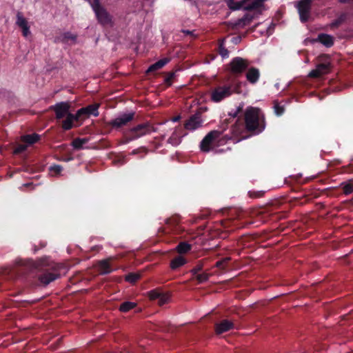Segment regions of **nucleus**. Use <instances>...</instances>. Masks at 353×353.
<instances>
[{"mask_svg":"<svg viewBox=\"0 0 353 353\" xmlns=\"http://www.w3.org/2000/svg\"><path fill=\"white\" fill-rule=\"evenodd\" d=\"M28 148V145L26 144H18L14 149V153L16 154H21L25 152Z\"/></svg>","mask_w":353,"mask_h":353,"instance_id":"a19ab883","label":"nucleus"},{"mask_svg":"<svg viewBox=\"0 0 353 353\" xmlns=\"http://www.w3.org/2000/svg\"><path fill=\"white\" fill-rule=\"evenodd\" d=\"M256 26H254L253 28H250V32H254Z\"/></svg>","mask_w":353,"mask_h":353,"instance_id":"5fc2aeb1","label":"nucleus"},{"mask_svg":"<svg viewBox=\"0 0 353 353\" xmlns=\"http://www.w3.org/2000/svg\"><path fill=\"white\" fill-rule=\"evenodd\" d=\"M135 116V112H131L130 113H124L117 118L110 121L108 125L112 128L119 129L128 125V123L132 121Z\"/></svg>","mask_w":353,"mask_h":353,"instance_id":"6e6552de","label":"nucleus"},{"mask_svg":"<svg viewBox=\"0 0 353 353\" xmlns=\"http://www.w3.org/2000/svg\"><path fill=\"white\" fill-rule=\"evenodd\" d=\"M225 2L228 7L232 11L243 8L242 7V3H241L240 1H235L234 0H225Z\"/></svg>","mask_w":353,"mask_h":353,"instance_id":"c756f323","label":"nucleus"},{"mask_svg":"<svg viewBox=\"0 0 353 353\" xmlns=\"http://www.w3.org/2000/svg\"><path fill=\"white\" fill-rule=\"evenodd\" d=\"M183 129L179 127L176 128L171 137L168 139V143L174 146L178 145L181 143V139L183 137Z\"/></svg>","mask_w":353,"mask_h":353,"instance_id":"a211bd4d","label":"nucleus"},{"mask_svg":"<svg viewBox=\"0 0 353 353\" xmlns=\"http://www.w3.org/2000/svg\"><path fill=\"white\" fill-rule=\"evenodd\" d=\"M234 323L228 320L223 319L220 323H218L215 325V332L217 334H221L225 332L230 331L233 329Z\"/></svg>","mask_w":353,"mask_h":353,"instance_id":"f3484780","label":"nucleus"},{"mask_svg":"<svg viewBox=\"0 0 353 353\" xmlns=\"http://www.w3.org/2000/svg\"><path fill=\"white\" fill-rule=\"evenodd\" d=\"M99 103H93L91 105H88L86 107L81 108L79 109L77 112V117H79L80 119H83L90 117V115H93L94 117L99 116Z\"/></svg>","mask_w":353,"mask_h":353,"instance_id":"9d476101","label":"nucleus"},{"mask_svg":"<svg viewBox=\"0 0 353 353\" xmlns=\"http://www.w3.org/2000/svg\"><path fill=\"white\" fill-rule=\"evenodd\" d=\"M148 296L150 300H157V303L159 305L165 304L170 299L169 294L159 288L148 292Z\"/></svg>","mask_w":353,"mask_h":353,"instance_id":"f8f14e48","label":"nucleus"},{"mask_svg":"<svg viewBox=\"0 0 353 353\" xmlns=\"http://www.w3.org/2000/svg\"><path fill=\"white\" fill-rule=\"evenodd\" d=\"M172 220L171 219H167V222H166V223H167L168 224H171V223H172Z\"/></svg>","mask_w":353,"mask_h":353,"instance_id":"603ef678","label":"nucleus"},{"mask_svg":"<svg viewBox=\"0 0 353 353\" xmlns=\"http://www.w3.org/2000/svg\"><path fill=\"white\" fill-rule=\"evenodd\" d=\"M179 118H180L179 117H174V118L173 119V121H178V120L179 119Z\"/></svg>","mask_w":353,"mask_h":353,"instance_id":"6e6d98bb","label":"nucleus"},{"mask_svg":"<svg viewBox=\"0 0 353 353\" xmlns=\"http://www.w3.org/2000/svg\"><path fill=\"white\" fill-rule=\"evenodd\" d=\"M27 266L30 268V271L34 270H39L43 268V265L40 262H35L32 260H29L27 261Z\"/></svg>","mask_w":353,"mask_h":353,"instance_id":"c9c22d12","label":"nucleus"},{"mask_svg":"<svg viewBox=\"0 0 353 353\" xmlns=\"http://www.w3.org/2000/svg\"><path fill=\"white\" fill-rule=\"evenodd\" d=\"M203 120L201 113L197 112L191 115L184 124V128L188 130H194L202 126Z\"/></svg>","mask_w":353,"mask_h":353,"instance_id":"9b49d317","label":"nucleus"},{"mask_svg":"<svg viewBox=\"0 0 353 353\" xmlns=\"http://www.w3.org/2000/svg\"><path fill=\"white\" fill-rule=\"evenodd\" d=\"M241 36L234 37L232 39V42L234 44H238L239 43L241 42Z\"/></svg>","mask_w":353,"mask_h":353,"instance_id":"09e8293b","label":"nucleus"},{"mask_svg":"<svg viewBox=\"0 0 353 353\" xmlns=\"http://www.w3.org/2000/svg\"><path fill=\"white\" fill-rule=\"evenodd\" d=\"M209 274L206 272H202L199 273V274H196V276H195L194 279L197 281L198 283H203L206 282L209 279Z\"/></svg>","mask_w":353,"mask_h":353,"instance_id":"e433bc0d","label":"nucleus"},{"mask_svg":"<svg viewBox=\"0 0 353 353\" xmlns=\"http://www.w3.org/2000/svg\"><path fill=\"white\" fill-rule=\"evenodd\" d=\"M265 128V117L261 110L258 108L248 107L244 113V121L239 118L235 123L232 125L230 132L234 137V142H239L242 138L245 132H250L252 134H259Z\"/></svg>","mask_w":353,"mask_h":353,"instance_id":"f257e3e1","label":"nucleus"},{"mask_svg":"<svg viewBox=\"0 0 353 353\" xmlns=\"http://www.w3.org/2000/svg\"><path fill=\"white\" fill-rule=\"evenodd\" d=\"M59 274L55 273L54 272H50L48 270L45 269L43 272L39 275V280L41 283L46 285H48L50 282L56 280L59 278Z\"/></svg>","mask_w":353,"mask_h":353,"instance_id":"2eb2a0df","label":"nucleus"},{"mask_svg":"<svg viewBox=\"0 0 353 353\" xmlns=\"http://www.w3.org/2000/svg\"><path fill=\"white\" fill-rule=\"evenodd\" d=\"M139 279H140V275L139 274L134 273V272L129 273L128 274H127L125 276V281L129 283H134Z\"/></svg>","mask_w":353,"mask_h":353,"instance_id":"58836bf2","label":"nucleus"},{"mask_svg":"<svg viewBox=\"0 0 353 353\" xmlns=\"http://www.w3.org/2000/svg\"><path fill=\"white\" fill-rule=\"evenodd\" d=\"M228 26L230 28H231L233 30H236L239 28H243L245 27V23L243 22V21H241V18L238 19L236 21H229L228 22Z\"/></svg>","mask_w":353,"mask_h":353,"instance_id":"2f4dec72","label":"nucleus"},{"mask_svg":"<svg viewBox=\"0 0 353 353\" xmlns=\"http://www.w3.org/2000/svg\"><path fill=\"white\" fill-rule=\"evenodd\" d=\"M38 250H39V248H37V246L34 245V252L36 253Z\"/></svg>","mask_w":353,"mask_h":353,"instance_id":"864d4df0","label":"nucleus"},{"mask_svg":"<svg viewBox=\"0 0 353 353\" xmlns=\"http://www.w3.org/2000/svg\"><path fill=\"white\" fill-rule=\"evenodd\" d=\"M191 248L192 245L190 244L185 241H182L177 245L176 250L178 253L181 254L188 252L191 250Z\"/></svg>","mask_w":353,"mask_h":353,"instance_id":"c85d7f7f","label":"nucleus"},{"mask_svg":"<svg viewBox=\"0 0 353 353\" xmlns=\"http://www.w3.org/2000/svg\"><path fill=\"white\" fill-rule=\"evenodd\" d=\"M223 225L225 228L230 229L233 230L234 229H239L241 228H244L245 224L241 222L239 219L234 220H225L223 221Z\"/></svg>","mask_w":353,"mask_h":353,"instance_id":"aec40b11","label":"nucleus"},{"mask_svg":"<svg viewBox=\"0 0 353 353\" xmlns=\"http://www.w3.org/2000/svg\"><path fill=\"white\" fill-rule=\"evenodd\" d=\"M230 71L235 77L241 75L248 68L249 62L240 57L233 58L230 63Z\"/></svg>","mask_w":353,"mask_h":353,"instance_id":"423d86ee","label":"nucleus"},{"mask_svg":"<svg viewBox=\"0 0 353 353\" xmlns=\"http://www.w3.org/2000/svg\"><path fill=\"white\" fill-rule=\"evenodd\" d=\"M241 87V82L234 78L230 80L228 85L215 88L212 92L211 99L214 102H220L223 99L230 96L232 92L239 93Z\"/></svg>","mask_w":353,"mask_h":353,"instance_id":"7ed1b4c3","label":"nucleus"},{"mask_svg":"<svg viewBox=\"0 0 353 353\" xmlns=\"http://www.w3.org/2000/svg\"><path fill=\"white\" fill-rule=\"evenodd\" d=\"M137 151H138V150H134L132 153V154H137Z\"/></svg>","mask_w":353,"mask_h":353,"instance_id":"4d7b16f0","label":"nucleus"},{"mask_svg":"<svg viewBox=\"0 0 353 353\" xmlns=\"http://www.w3.org/2000/svg\"><path fill=\"white\" fill-rule=\"evenodd\" d=\"M90 6L95 13L98 22L103 26H113L112 17L107 10L101 6L100 0H92Z\"/></svg>","mask_w":353,"mask_h":353,"instance_id":"20e7f679","label":"nucleus"},{"mask_svg":"<svg viewBox=\"0 0 353 353\" xmlns=\"http://www.w3.org/2000/svg\"><path fill=\"white\" fill-rule=\"evenodd\" d=\"M268 221V218L266 216H265V215H264V216H263V222H266V221Z\"/></svg>","mask_w":353,"mask_h":353,"instance_id":"3c124183","label":"nucleus"},{"mask_svg":"<svg viewBox=\"0 0 353 353\" xmlns=\"http://www.w3.org/2000/svg\"><path fill=\"white\" fill-rule=\"evenodd\" d=\"M230 260L229 258L223 259L221 260H219L216 262L215 265L219 269L224 270L226 268V263Z\"/></svg>","mask_w":353,"mask_h":353,"instance_id":"79ce46f5","label":"nucleus"},{"mask_svg":"<svg viewBox=\"0 0 353 353\" xmlns=\"http://www.w3.org/2000/svg\"><path fill=\"white\" fill-rule=\"evenodd\" d=\"M154 131V128L148 122L142 123L131 128L125 133V143H129L133 140H136L143 136L150 134Z\"/></svg>","mask_w":353,"mask_h":353,"instance_id":"39448f33","label":"nucleus"},{"mask_svg":"<svg viewBox=\"0 0 353 353\" xmlns=\"http://www.w3.org/2000/svg\"><path fill=\"white\" fill-rule=\"evenodd\" d=\"M345 19L346 16L345 14H341L337 19L331 23L330 27L332 28H336L339 27L345 21Z\"/></svg>","mask_w":353,"mask_h":353,"instance_id":"473e14b6","label":"nucleus"},{"mask_svg":"<svg viewBox=\"0 0 353 353\" xmlns=\"http://www.w3.org/2000/svg\"><path fill=\"white\" fill-rule=\"evenodd\" d=\"M225 38H222L218 41V51L219 54L223 58H227L229 57V51L225 47Z\"/></svg>","mask_w":353,"mask_h":353,"instance_id":"a878e982","label":"nucleus"},{"mask_svg":"<svg viewBox=\"0 0 353 353\" xmlns=\"http://www.w3.org/2000/svg\"><path fill=\"white\" fill-rule=\"evenodd\" d=\"M274 112L277 116H281L284 112V108L281 106L279 103H275L274 105Z\"/></svg>","mask_w":353,"mask_h":353,"instance_id":"49530a36","label":"nucleus"},{"mask_svg":"<svg viewBox=\"0 0 353 353\" xmlns=\"http://www.w3.org/2000/svg\"><path fill=\"white\" fill-rule=\"evenodd\" d=\"M41 136L37 133L26 134L21 137V141L28 145L37 143L40 140Z\"/></svg>","mask_w":353,"mask_h":353,"instance_id":"4be33fe9","label":"nucleus"},{"mask_svg":"<svg viewBox=\"0 0 353 353\" xmlns=\"http://www.w3.org/2000/svg\"><path fill=\"white\" fill-rule=\"evenodd\" d=\"M70 105L68 102H59L50 107V110L54 112L57 120L63 119L70 113Z\"/></svg>","mask_w":353,"mask_h":353,"instance_id":"1a4fd4ad","label":"nucleus"},{"mask_svg":"<svg viewBox=\"0 0 353 353\" xmlns=\"http://www.w3.org/2000/svg\"><path fill=\"white\" fill-rule=\"evenodd\" d=\"M249 0H241L240 1V3H242V7L244 8V5Z\"/></svg>","mask_w":353,"mask_h":353,"instance_id":"8fccbe9b","label":"nucleus"},{"mask_svg":"<svg viewBox=\"0 0 353 353\" xmlns=\"http://www.w3.org/2000/svg\"><path fill=\"white\" fill-rule=\"evenodd\" d=\"M254 19V17L252 15H250L249 14H245L242 18L241 21L245 23V26L250 24V23Z\"/></svg>","mask_w":353,"mask_h":353,"instance_id":"c03bdc74","label":"nucleus"},{"mask_svg":"<svg viewBox=\"0 0 353 353\" xmlns=\"http://www.w3.org/2000/svg\"><path fill=\"white\" fill-rule=\"evenodd\" d=\"M137 305V304L134 302L125 301L120 305L119 310L120 312L125 313L135 308Z\"/></svg>","mask_w":353,"mask_h":353,"instance_id":"cd10ccee","label":"nucleus"},{"mask_svg":"<svg viewBox=\"0 0 353 353\" xmlns=\"http://www.w3.org/2000/svg\"><path fill=\"white\" fill-rule=\"evenodd\" d=\"M343 193L345 195L350 194L353 192V179L349 180L348 182L345 183L343 187Z\"/></svg>","mask_w":353,"mask_h":353,"instance_id":"72a5a7b5","label":"nucleus"},{"mask_svg":"<svg viewBox=\"0 0 353 353\" xmlns=\"http://www.w3.org/2000/svg\"><path fill=\"white\" fill-rule=\"evenodd\" d=\"M202 268V264L199 263L196 265H195L190 271L192 276L194 277L195 276H196V274H199V272L201 271Z\"/></svg>","mask_w":353,"mask_h":353,"instance_id":"a18cd8bd","label":"nucleus"},{"mask_svg":"<svg viewBox=\"0 0 353 353\" xmlns=\"http://www.w3.org/2000/svg\"><path fill=\"white\" fill-rule=\"evenodd\" d=\"M16 24L21 29L23 37H27L30 34V26L26 18L23 17L21 12L17 14Z\"/></svg>","mask_w":353,"mask_h":353,"instance_id":"ddd939ff","label":"nucleus"},{"mask_svg":"<svg viewBox=\"0 0 353 353\" xmlns=\"http://www.w3.org/2000/svg\"><path fill=\"white\" fill-rule=\"evenodd\" d=\"M330 70V65L328 63H319L316 65L314 70H312L309 73L308 76L311 78H319L322 75L327 74Z\"/></svg>","mask_w":353,"mask_h":353,"instance_id":"dca6fc26","label":"nucleus"},{"mask_svg":"<svg viewBox=\"0 0 353 353\" xmlns=\"http://www.w3.org/2000/svg\"><path fill=\"white\" fill-rule=\"evenodd\" d=\"M87 142V139L76 138L72 141V146L74 148V149L79 150L82 149L83 145L85 144Z\"/></svg>","mask_w":353,"mask_h":353,"instance_id":"7c9ffc66","label":"nucleus"},{"mask_svg":"<svg viewBox=\"0 0 353 353\" xmlns=\"http://www.w3.org/2000/svg\"><path fill=\"white\" fill-rule=\"evenodd\" d=\"M176 77V71H172L167 74L165 78L164 83L167 86H171L173 82V79Z\"/></svg>","mask_w":353,"mask_h":353,"instance_id":"ea45409f","label":"nucleus"},{"mask_svg":"<svg viewBox=\"0 0 353 353\" xmlns=\"http://www.w3.org/2000/svg\"><path fill=\"white\" fill-rule=\"evenodd\" d=\"M243 107L239 106L237 110L233 113H230V115L231 116V119H234L237 117L239 113H240L242 111Z\"/></svg>","mask_w":353,"mask_h":353,"instance_id":"de8ad7c7","label":"nucleus"},{"mask_svg":"<svg viewBox=\"0 0 353 353\" xmlns=\"http://www.w3.org/2000/svg\"><path fill=\"white\" fill-rule=\"evenodd\" d=\"M170 61L168 58H163L154 63L152 64L147 70L146 73H150L155 72L161 68H162L165 65H166Z\"/></svg>","mask_w":353,"mask_h":353,"instance_id":"5701e85b","label":"nucleus"},{"mask_svg":"<svg viewBox=\"0 0 353 353\" xmlns=\"http://www.w3.org/2000/svg\"><path fill=\"white\" fill-rule=\"evenodd\" d=\"M98 267L101 274H108L112 272V269L107 260L99 261Z\"/></svg>","mask_w":353,"mask_h":353,"instance_id":"393cba45","label":"nucleus"},{"mask_svg":"<svg viewBox=\"0 0 353 353\" xmlns=\"http://www.w3.org/2000/svg\"><path fill=\"white\" fill-rule=\"evenodd\" d=\"M230 140L234 141V137L231 132L224 135L223 137H221L219 131L212 130L201 141L200 149L203 152H209L214 147L223 145Z\"/></svg>","mask_w":353,"mask_h":353,"instance_id":"f03ea898","label":"nucleus"},{"mask_svg":"<svg viewBox=\"0 0 353 353\" xmlns=\"http://www.w3.org/2000/svg\"><path fill=\"white\" fill-rule=\"evenodd\" d=\"M65 117V119L61 123V128L65 131L71 130L74 127V122L81 120L79 117H77V112L74 114L70 112Z\"/></svg>","mask_w":353,"mask_h":353,"instance_id":"4468645a","label":"nucleus"},{"mask_svg":"<svg viewBox=\"0 0 353 353\" xmlns=\"http://www.w3.org/2000/svg\"><path fill=\"white\" fill-rule=\"evenodd\" d=\"M317 41L327 48L334 45V38L330 34L321 33L318 35Z\"/></svg>","mask_w":353,"mask_h":353,"instance_id":"412c9836","label":"nucleus"},{"mask_svg":"<svg viewBox=\"0 0 353 353\" xmlns=\"http://www.w3.org/2000/svg\"><path fill=\"white\" fill-rule=\"evenodd\" d=\"M49 170L52 176H58L61 174L63 167L60 165H53L50 167Z\"/></svg>","mask_w":353,"mask_h":353,"instance_id":"4c0bfd02","label":"nucleus"},{"mask_svg":"<svg viewBox=\"0 0 353 353\" xmlns=\"http://www.w3.org/2000/svg\"><path fill=\"white\" fill-rule=\"evenodd\" d=\"M187 263V260L182 256H178L170 261V268L175 270Z\"/></svg>","mask_w":353,"mask_h":353,"instance_id":"b1692460","label":"nucleus"},{"mask_svg":"<svg viewBox=\"0 0 353 353\" xmlns=\"http://www.w3.org/2000/svg\"><path fill=\"white\" fill-rule=\"evenodd\" d=\"M260 77V72L258 68L252 67L246 73V79L252 84L256 83Z\"/></svg>","mask_w":353,"mask_h":353,"instance_id":"6ab92c4d","label":"nucleus"},{"mask_svg":"<svg viewBox=\"0 0 353 353\" xmlns=\"http://www.w3.org/2000/svg\"><path fill=\"white\" fill-rule=\"evenodd\" d=\"M248 194L250 198H260L263 196L264 192L263 191H249Z\"/></svg>","mask_w":353,"mask_h":353,"instance_id":"37998d69","label":"nucleus"},{"mask_svg":"<svg viewBox=\"0 0 353 353\" xmlns=\"http://www.w3.org/2000/svg\"><path fill=\"white\" fill-rule=\"evenodd\" d=\"M229 123H230L229 119H226L219 126V128L217 130H214L215 131H219L221 132V137H223L224 135L226 134H224V132L228 129Z\"/></svg>","mask_w":353,"mask_h":353,"instance_id":"f704fd0d","label":"nucleus"},{"mask_svg":"<svg viewBox=\"0 0 353 353\" xmlns=\"http://www.w3.org/2000/svg\"><path fill=\"white\" fill-rule=\"evenodd\" d=\"M77 39V36L72 34L70 32H64L60 37H57L55 38V41L57 42L66 43L69 40L75 41Z\"/></svg>","mask_w":353,"mask_h":353,"instance_id":"bb28decb","label":"nucleus"},{"mask_svg":"<svg viewBox=\"0 0 353 353\" xmlns=\"http://www.w3.org/2000/svg\"><path fill=\"white\" fill-rule=\"evenodd\" d=\"M313 0H301L296 4L300 21L305 23L309 20Z\"/></svg>","mask_w":353,"mask_h":353,"instance_id":"0eeeda50","label":"nucleus"}]
</instances>
